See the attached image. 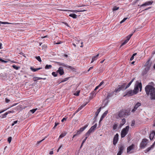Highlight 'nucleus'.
Here are the masks:
<instances>
[{"label":"nucleus","instance_id":"0eeeda50","mask_svg":"<svg viewBox=\"0 0 155 155\" xmlns=\"http://www.w3.org/2000/svg\"><path fill=\"white\" fill-rule=\"evenodd\" d=\"M119 135L118 134H117L114 136L113 140V144L115 145L117 143L118 140Z\"/></svg>","mask_w":155,"mask_h":155},{"label":"nucleus","instance_id":"13d9d810","mask_svg":"<svg viewBox=\"0 0 155 155\" xmlns=\"http://www.w3.org/2000/svg\"><path fill=\"white\" fill-rule=\"evenodd\" d=\"M81 132L79 130L77 131V132L76 133V134H75L77 136L78 135L80 134H81Z\"/></svg>","mask_w":155,"mask_h":155},{"label":"nucleus","instance_id":"680f3d73","mask_svg":"<svg viewBox=\"0 0 155 155\" xmlns=\"http://www.w3.org/2000/svg\"><path fill=\"white\" fill-rule=\"evenodd\" d=\"M123 153V152L119 151L118 153H117V155H121Z\"/></svg>","mask_w":155,"mask_h":155},{"label":"nucleus","instance_id":"7c9ffc66","mask_svg":"<svg viewBox=\"0 0 155 155\" xmlns=\"http://www.w3.org/2000/svg\"><path fill=\"white\" fill-rule=\"evenodd\" d=\"M108 113V111L106 110L103 113V114L102 115V116H103L104 117H106V116L107 115V114Z\"/></svg>","mask_w":155,"mask_h":155},{"label":"nucleus","instance_id":"8fccbe9b","mask_svg":"<svg viewBox=\"0 0 155 155\" xmlns=\"http://www.w3.org/2000/svg\"><path fill=\"white\" fill-rule=\"evenodd\" d=\"M87 102H86L85 103V104H83L80 107L81 108H83L84 106H85L87 104Z\"/></svg>","mask_w":155,"mask_h":155},{"label":"nucleus","instance_id":"5701e85b","mask_svg":"<svg viewBox=\"0 0 155 155\" xmlns=\"http://www.w3.org/2000/svg\"><path fill=\"white\" fill-rule=\"evenodd\" d=\"M87 126L88 125H86L83 127L80 128L79 130L81 133V132L83 131L87 127Z\"/></svg>","mask_w":155,"mask_h":155},{"label":"nucleus","instance_id":"f704fd0d","mask_svg":"<svg viewBox=\"0 0 155 155\" xmlns=\"http://www.w3.org/2000/svg\"><path fill=\"white\" fill-rule=\"evenodd\" d=\"M87 137H86L84 139V140H83V141H82V143H81V148L82 147V146H83L84 143L85 142V141H86V140H87Z\"/></svg>","mask_w":155,"mask_h":155},{"label":"nucleus","instance_id":"de8ad7c7","mask_svg":"<svg viewBox=\"0 0 155 155\" xmlns=\"http://www.w3.org/2000/svg\"><path fill=\"white\" fill-rule=\"evenodd\" d=\"M90 134L91 133L88 130V131L86 133L85 135L86 136H87V137H88L90 136Z\"/></svg>","mask_w":155,"mask_h":155},{"label":"nucleus","instance_id":"393cba45","mask_svg":"<svg viewBox=\"0 0 155 155\" xmlns=\"http://www.w3.org/2000/svg\"><path fill=\"white\" fill-rule=\"evenodd\" d=\"M69 16L74 18H77V15L74 14H71L69 15Z\"/></svg>","mask_w":155,"mask_h":155},{"label":"nucleus","instance_id":"ddd939ff","mask_svg":"<svg viewBox=\"0 0 155 155\" xmlns=\"http://www.w3.org/2000/svg\"><path fill=\"white\" fill-rule=\"evenodd\" d=\"M133 91H134L135 92H136V94L138 93L139 91V87L138 82H136L135 84V85L134 89Z\"/></svg>","mask_w":155,"mask_h":155},{"label":"nucleus","instance_id":"a878e982","mask_svg":"<svg viewBox=\"0 0 155 155\" xmlns=\"http://www.w3.org/2000/svg\"><path fill=\"white\" fill-rule=\"evenodd\" d=\"M126 122V120L124 118H123L121 122V125H123Z\"/></svg>","mask_w":155,"mask_h":155},{"label":"nucleus","instance_id":"20e7f679","mask_svg":"<svg viewBox=\"0 0 155 155\" xmlns=\"http://www.w3.org/2000/svg\"><path fill=\"white\" fill-rule=\"evenodd\" d=\"M148 142V140L146 139H143L140 144V147L141 148H143L147 145Z\"/></svg>","mask_w":155,"mask_h":155},{"label":"nucleus","instance_id":"c756f323","mask_svg":"<svg viewBox=\"0 0 155 155\" xmlns=\"http://www.w3.org/2000/svg\"><path fill=\"white\" fill-rule=\"evenodd\" d=\"M138 85L139 87V88H140V91H141L142 86V84L141 82L139 83L138 82Z\"/></svg>","mask_w":155,"mask_h":155},{"label":"nucleus","instance_id":"f3484780","mask_svg":"<svg viewBox=\"0 0 155 155\" xmlns=\"http://www.w3.org/2000/svg\"><path fill=\"white\" fill-rule=\"evenodd\" d=\"M99 54H97L96 56L93 57L91 61V63H93L94 61H96L98 58V57L99 56Z\"/></svg>","mask_w":155,"mask_h":155},{"label":"nucleus","instance_id":"3c124183","mask_svg":"<svg viewBox=\"0 0 155 155\" xmlns=\"http://www.w3.org/2000/svg\"><path fill=\"white\" fill-rule=\"evenodd\" d=\"M14 112V111H8V112H6L5 114L7 115L8 114H10L11 113H13Z\"/></svg>","mask_w":155,"mask_h":155},{"label":"nucleus","instance_id":"f257e3e1","mask_svg":"<svg viewBox=\"0 0 155 155\" xmlns=\"http://www.w3.org/2000/svg\"><path fill=\"white\" fill-rule=\"evenodd\" d=\"M145 90L147 95H150L151 100H155V88L150 85H147L145 88Z\"/></svg>","mask_w":155,"mask_h":155},{"label":"nucleus","instance_id":"4d7b16f0","mask_svg":"<svg viewBox=\"0 0 155 155\" xmlns=\"http://www.w3.org/2000/svg\"><path fill=\"white\" fill-rule=\"evenodd\" d=\"M59 124V123H58L55 122L54 126L53 128L54 129Z\"/></svg>","mask_w":155,"mask_h":155},{"label":"nucleus","instance_id":"603ef678","mask_svg":"<svg viewBox=\"0 0 155 155\" xmlns=\"http://www.w3.org/2000/svg\"><path fill=\"white\" fill-rule=\"evenodd\" d=\"M117 125L116 124H114L113 125V128L114 130H115L116 129L117 127Z\"/></svg>","mask_w":155,"mask_h":155},{"label":"nucleus","instance_id":"412c9836","mask_svg":"<svg viewBox=\"0 0 155 155\" xmlns=\"http://www.w3.org/2000/svg\"><path fill=\"white\" fill-rule=\"evenodd\" d=\"M41 68H34L32 67H31L30 68V69L32 71H33V72L36 71H37L38 70H39L41 69Z\"/></svg>","mask_w":155,"mask_h":155},{"label":"nucleus","instance_id":"6e6d98bb","mask_svg":"<svg viewBox=\"0 0 155 155\" xmlns=\"http://www.w3.org/2000/svg\"><path fill=\"white\" fill-rule=\"evenodd\" d=\"M10 101V100H9L8 98H6L5 99V101L6 102V103H8Z\"/></svg>","mask_w":155,"mask_h":155},{"label":"nucleus","instance_id":"09e8293b","mask_svg":"<svg viewBox=\"0 0 155 155\" xmlns=\"http://www.w3.org/2000/svg\"><path fill=\"white\" fill-rule=\"evenodd\" d=\"M80 91H78L76 92L74 94V95L77 96H78L79 95Z\"/></svg>","mask_w":155,"mask_h":155},{"label":"nucleus","instance_id":"72a5a7b5","mask_svg":"<svg viewBox=\"0 0 155 155\" xmlns=\"http://www.w3.org/2000/svg\"><path fill=\"white\" fill-rule=\"evenodd\" d=\"M37 108L34 109L29 111V112H31L32 114L34 113L37 110Z\"/></svg>","mask_w":155,"mask_h":155},{"label":"nucleus","instance_id":"dca6fc26","mask_svg":"<svg viewBox=\"0 0 155 155\" xmlns=\"http://www.w3.org/2000/svg\"><path fill=\"white\" fill-rule=\"evenodd\" d=\"M155 135V132L154 131H153L150 133V140H152L153 139Z\"/></svg>","mask_w":155,"mask_h":155},{"label":"nucleus","instance_id":"c9c22d12","mask_svg":"<svg viewBox=\"0 0 155 155\" xmlns=\"http://www.w3.org/2000/svg\"><path fill=\"white\" fill-rule=\"evenodd\" d=\"M150 61V60H148L146 62V64L145 65V66H146L147 67H148V65H150V64H149Z\"/></svg>","mask_w":155,"mask_h":155},{"label":"nucleus","instance_id":"49530a36","mask_svg":"<svg viewBox=\"0 0 155 155\" xmlns=\"http://www.w3.org/2000/svg\"><path fill=\"white\" fill-rule=\"evenodd\" d=\"M127 19V18H124L120 22V24H121L122 23L124 22Z\"/></svg>","mask_w":155,"mask_h":155},{"label":"nucleus","instance_id":"864d4df0","mask_svg":"<svg viewBox=\"0 0 155 155\" xmlns=\"http://www.w3.org/2000/svg\"><path fill=\"white\" fill-rule=\"evenodd\" d=\"M12 137H9L8 139V141L9 142V143H10L11 141L12 140Z\"/></svg>","mask_w":155,"mask_h":155},{"label":"nucleus","instance_id":"6e6552de","mask_svg":"<svg viewBox=\"0 0 155 155\" xmlns=\"http://www.w3.org/2000/svg\"><path fill=\"white\" fill-rule=\"evenodd\" d=\"M153 3V1H152L146 2L140 5V8H141L143 6H146L151 5Z\"/></svg>","mask_w":155,"mask_h":155},{"label":"nucleus","instance_id":"423d86ee","mask_svg":"<svg viewBox=\"0 0 155 155\" xmlns=\"http://www.w3.org/2000/svg\"><path fill=\"white\" fill-rule=\"evenodd\" d=\"M63 11H67V12H74V13H77L78 12H81L85 11H86V10H63Z\"/></svg>","mask_w":155,"mask_h":155},{"label":"nucleus","instance_id":"5fc2aeb1","mask_svg":"<svg viewBox=\"0 0 155 155\" xmlns=\"http://www.w3.org/2000/svg\"><path fill=\"white\" fill-rule=\"evenodd\" d=\"M18 122V120H16L13 122V123H12V126H13L15 124H16Z\"/></svg>","mask_w":155,"mask_h":155},{"label":"nucleus","instance_id":"b1692460","mask_svg":"<svg viewBox=\"0 0 155 155\" xmlns=\"http://www.w3.org/2000/svg\"><path fill=\"white\" fill-rule=\"evenodd\" d=\"M135 79L134 78H133L131 81L128 83V84L125 87V89H127V88H128L130 85L134 81V79Z\"/></svg>","mask_w":155,"mask_h":155},{"label":"nucleus","instance_id":"1a4fd4ad","mask_svg":"<svg viewBox=\"0 0 155 155\" xmlns=\"http://www.w3.org/2000/svg\"><path fill=\"white\" fill-rule=\"evenodd\" d=\"M136 94V92H135L133 90H130L128 91L126 95H126H127L128 96H131L133 95Z\"/></svg>","mask_w":155,"mask_h":155},{"label":"nucleus","instance_id":"58836bf2","mask_svg":"<svg viewBox=\"0 0 155 155\" xmlns=\"http://www.w3.org/2000/svg\"><path fill=\"white\" fill-rule=\"evenodd\" d=\"M35 58L39 62L41 61V60L39 56H36L35 57Z\"/></svg>","mask_w":155,"mask_h":155},{"label":"nucleus","instance_id":"aec40b11","mask_svg":"<svg viewBox=\"0 0 155 155\" xmlns=\"http://www.w3.org/2000/svg\"><path fill=\"white\" fill-rule=\"evenodd\" d=\"M125 85L126 84L125 83H124L122 85H119L118 87H120V88L121 90H125L126 89H125Z\"/></svg>","mask_w":155,"mask_h":155},{"label":"nucleus","instance_id":"774afa93","mask_svg":"<svg viewBox=\"0 0 155 155\" xmlns=\"http://www.w3.org/2000/svg\"><path fill=\"white\" fill-rule=\"evenodd\" d=\"M134 57L133 56H132L130 59V60L131 61L133 60V59H134Z\"/></svg>","mask_w":155,"mask_h":155},{"label":"nucleus","instance_id":"a18cd8bd","mask_svg":"<svg viewBox=\"0 0 155 155\" xmlns=\"http://www.w3.org/2000/svg\"><path fill=\"white\" fill-rule=\"evenodd\" d=\"M52 75H53L54 77H55L57 76V73L55 72H52Z\"/></svg>","mask_w":155,"mask_h":155},{"label":"nucleus","instance_id":"9b49d317","mask_svg":"<svg viewBox=\"0 0 155 155\" xmlns=\"http://www.w3.org/2000/svg\"><path fill=\"white\" fill-rule=\"evenodd\" d=\"M57 72L59 73L61 75H63L64 72L62 67H59L57 71Z\"/></svg>","mask_w":155,"mask_h":155},{"label":"nucleus","instance_id":"4c0bfd02","mask_svg":"<svg viewBox=\"0 0 155 155\" xmlns=\"http://www.w3.org/2000/svg\"><path fill=\"white\" fill-rule=\"evenodd\" d=\"M132 35H133V34H130V35H128L127 37V40H128L129 41L130 38H131V36Z\"/></svg>","mask_w":155,"mask_h":155},{"label":"nucleus","instance_id":"a211bd4d","mask_svg":"<svg viewBox=\"0 0 155 155\" xmlns=\"http://www.w3.org/2000/svg\"><path fill=\"white\" fill-rule=\"evenodd\" d=\"M40 79L45 80L46 78H41L36 77H34L33 78V80L34 81H35L38 80H40Z\"/></svg>","mask_w":155,"mask_h":155},{"label":"nucleus","instance_id":"a19ab883","mask_svg":"<svg viewBox=\"0 0 155 155\" xmlns=\"http://www.w3.org/2000/svg\"><path fill=\"white\" fill-rule=\"evenodd\" d=\"M66 67L68 69H70L71 70H73L74 69V68L73 67H72L71 66L68 65H66Z\"/></svg>","mask_w":155,"mask_h":155},{"label":"nucleus","instance_id":"37998d69","mask_svg":"<svg viewBox=\"0 0 155 155\" xmlns=\"http://www.w3.org/2000/svg\"><path fill=\"white\" fill-rule=\"evenodd\" d=\"M68 79H69V78H64V80H62L61 82H60L59 83L66 81H67Z\"/></svg>","mask_w":155,"mask_h":155},{"label":"nucleus","instance_id":"6ab92c4d","mask_svg":"<svg viewBox=\"0 0 155 155\" xmlns=\"http://www.w3.org/2000/svg\"><path fill=\"white\" fill-rule=\"evenodd\" d=\"M101 107L99 108V109H98L97 110V111L96 112L94 116H95V118H96L98 115V114L100 112L101 110Z\"/></svg>","mask_w":155,"mask_h":155},{"label":"nucleus","instance_id":"bf43d9fd","mask_svg":"<svg viewBox=\"0 0 155 155\" xmlns=\"http://www.w3.org/2000/svg\"><path fill=\"white\" fill-rule=\"evenodd\" d=\"M104 117L103 116H101V118L100 119V121H99V123H100L102 121V120H103V119L104 118Z\"/></svg>","mask_w":155,"mask_h":155},{"label":"nucleus","instance_id":"ea45409f","mask_svg":"<svg viewBox=\"0 0 155 155\" xmlns=\"http://www.w3.org/2000/svg\"><path fill=\"white\" fill-rule=\"evenodd\" d=\"M66 67L68 69H70L71 70H73L74 69V68L73 67H72L71 66L68 65H66Z\"/></svg>","mask_w":155,"mask_h":155},{"label":"nucleus","instance_id":"7ed1b4c3","mask_svg":"<svg viewBox=\"0 0 155 155\" xmlns=\"http://www.w3.org/2000/svg\"><path fill=\"white\" fill-rule=\"evenodd\" d=\"M129 127L128 126H127L125 128H124L121 132V137H124L128 133Z\"/></svg>","mask_w":155,"mask_h":155},{"label":"nucleus","instance_id":"c85d7f7f","mask_svg":"<svg viewBox=\"0 0 155 155\" xmlns=\"http://www.w3.org/2000/svg\"><path fill=\"white\" fill-rule=\"evenodd\" d=\"M12 67L14 68L16 70H18L20 68L19 67L15 65H13Z\"/></svg>","mask_w":155,"mask_h":155},{"label":"nucleus","instance_id":"338daca9","mask_svg":"<svg viewBox=\"0 0 155 155\" xmlns=\"http://www.w3.org/2000/svg\"><path fill=\"white\" fill-rule=\"evenodd\" d=\"M7 115L5 114V113L4 114L2 115V117L3 118L6 117Z\"/></svg>","mask_w":155,"mask_h":155},{"label":"nucleus","instance_id":"2eb2a0df","mask_svg":"<svg viewBox=\"0 0 155 155\" xmlns=\"http://www.w3.org/2000/svg\"><path fill=\"white\" fill-rule=\"evenodd\" d=\"M118 148L119 151L123 152L124 150V145L122 144L120 145L119 146Z\"/></svg>","mask_w":155,"mask_h":155},{"label":"nucleus","instance_id":"39448f33","mask_svg":"<svg viewBox=\"0 0 155 155\" xmlns=\"http://www.w3.org/2000/svg\"><path fill=\"white\" fill-rule=\"evenodd\" d=\"M134 145L132 144L131 145L127 147V152L128 153H133V150L134 149Z\"/></svg>","mask_w":155,"mask_h":155},{"label":"nucleus","instance_id":"9d476101","mask_svg":"<svg viewBox=\"0 0 155 155\" xmlns=\"http://www.w3.org/2000/svg\"><path fill=\"white\" fill-rule=\"evenodd\" d=\"M150 67V65H148V67H146L145 69L143 70V71L142 72V74L143 75H144L146 74L149 70Z\"/></svg>","mask_w":155,"mask_h":155},{"label":"nucleus","instance_id":"c03bdc74","mask_svg":"<svg viewBox=\"0 0 155 155\" xmlns=\"http://www.w3.org/2000/svg\"><path fill=\"white\" fill-rule=\"evenodd\" d=\"M58 64H59L60 65L62 66L65 67H66V66L67 65L66 64H65L64 63H62L59 62V63H58Z\"/></svg>","mask_w":155,"mask_h":155},{"label":"nucleus","instance_id":"052dcab7","mask_svg":"<svg viewBox=\"0 0 155 155\" xmlns=\"http://www.w3.org/2000/svg\"><path fill=\"white\" fill-rule=\"evenodd\" d=\"M45 139V138H44L42 140H40V141H38L37 142V143L38 144H39V143H41V142H42V141H43Z\"/></svg>","mask_w":155,"mask_h":155},{"label":"nucleus","instance_id":"4468645a","mask_svg":"<svg viewBox=\"0 0 155 155\" xmlns=\"http://www.w3.org/2000/svg\"><path fill=\"white\" fill-rule=\"evenodd\" d=\"M97 127L96 124H94V126L91 127L89 129L88 131L91 133V132H93L95 130V129Z\"/></svg>","mask_w":155,"mask_h":155},{"label":"nucleus","instance_id":"0e129e2a","mask_svg":"<svg viewBox=\"0 0 155 155\" xmlns=\"http://www.w3.org/2000/svg\"><path fill=\"white\" fill-rule=\"evenodd\" d=\"M104 83V82L102 81V82H101L100 84H99V85H98L99 87H100L101 86V85H102Z\"/></svg>","mask_w":155,"mask_h":155},{"label":"nucleus","instance_id":"2f4dec72","mask_svg":"<svg viewBox=\"0 0 155 155\" xmlns=\"http://www.w3.org/2000/svg\"><path fill=\"white\" fill-rule=\"evenodd\" d=\"M0 24H14L13 23H9L7 22H2L1 21H0Z\"/></svg>","mask_w":155,"mask_h":155},{"label":"nucleus","instance_id":"e2e57ef3","mask_svg":"<svg viewBox=\"0 0 155 155\" xmlns=\"http://www.w3.org/2000/svg\"><path fill=\"white\" fill-rule=\"evenodd\" d=\"M96 93H95L94 91H93L92 93L91 94L92 95V96H95L96 94Z\"/></svg>","mask_w":155,"mask_h":155},{"label":"nucleus","instance_id":"bb28decb","mask_svg":"<svg viewBox=\"0 0 155 155\" xmlns=\"http://www.w3.org/2000/svg\"><path fill=\"white\" fill-rule=\"evenodd\" d=\"M66 134V133L61 134L59 137V139L61 138L64 137Z\"/></svg>","mask_w":155,"mask_h":155},{"label":"nucleus","instance_id":"4be33fe9","mask_svg":"<svg viewBox=\"0 0 155 155\" xmlns=\"http://www.w3.org/2000/svg\"><path fill=\"white\" fill-rule=\"evenodd\" d=\"M155 144V141L154 142V143L152 144V145L151 146V147H148L146 150V151L147 152L149 151L151 149V148H152L153 147H154Z\"/></svg>","mask_w":155,"mask_h":155},{"label":"nucleus","instance_id":"f03ea898","mask_svg":"<svg viewBox=\"0 0 155 155\" xmlns=\"http://www.w3.org/2000/svg\"><path fill=\"white\" fill-rule=\"evenodd\" d=\"M129 114V112L125 110H123L119 111L116 116V118L117 119L119 118H122L125 117L126 116H128Z\"/></svg>","mask_w":155,"mask_h":155},{"label":"nucleus","instance_id":"cd10ccee","mask_svg":"<svg viewBox=\"0 0 155 155\" xmlns=\"http://www.w3.org/2000/svg\"><path fill=\"white\" fill-rule=\"evenodd\" d=\"M52 66L51 65L47 64L45 67V68L46 69H49L51 68Z\"/></svg>","mask_w":155,"mask_h":155},{"label":"nucleus","instance_id":"f8f14e48","mask_svg":"<svg viewBox=\"0 0 155 155\" xmlns=\"http://www.w3.org/2000/svg\"><path fill=\"white\" fill-rule=\"evenodd\" d=\"M141 104L139 102L137 103L135 105L134 108L132 110V112H134L137 108L141 105Z\"/></svg>","mask_w":155,"mask_h":155},{"label":"nucleus","instance_id":"69168bd1","mask_svg":"<svg viewBox=\"0 0 155 155\" xmlns=\"http://www.w3.org/2000/svg\"><path fill=\"white\" fill-rule=\"evenodd\" d=\"M134 124H135L134 121H132V123L131 124V126H133L134 125Z\"/></svg>","mask_w":155,"mask_h":155},{"label":"nucleus","instance_id":"79ce46f5","mask_svg":"<svg viewBox=\"0 0 155 155\" xmlns=\"http://www.w3.org/2000/svg\"><path fill=\"white\" fill-rule=\"evenodd\" d=\"M119 7L117 6H114L113 8V11H116L118 9Z\"/></svg>","mask_w":155,"mask_h":155},{"label":"nucleus","instance_id":"e433bc0d","mask_svg":"<svg viewBox=\"0 0 155 155\" xmlns=\"http://www.w3.org/2000/svg\"><path fill=\"white\" fill-rule=\"evenodd\" d=\"M129 41L128 40H127L126 39V40H125L124 42H123L122 43V44L120 46V47H121L123 45H125L126 44L128 41Z\"/></svg>","mask_w":155,"mask_h":155},{"label":"nucleus","instance_id":"473e14b6","mask_svg":"<svg viewBox=\"0 0 155 155\" xmlns=\"http://www.w3.org/2000/svg\"><path fill=\"white\" fill-rule=\"evenodd\" d=\"M121 89L120 88V87H118V88H117L115 90V91L117 93V92H119V91H121Z\"/></svg>","mask_w":155,"mask_h":155}]
</instances>
